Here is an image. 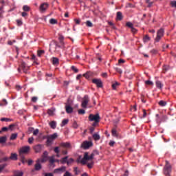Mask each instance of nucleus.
<instances>
[{"instance_id": "obj_1", "label": "nucleus", "mask_w": 176, "mask_h": 176, "mask_svg": "<svg viewBox=\"0 0 176 176\" xmlns=\"http://www.w3.org/2000/svg\"><path fill=\"white\" fill-rule=\"evenodd\" d=\"M94 153H91V155L89 156V153L85 152L84 154V157L82 158V156L79 157V159L76 160L77 163H82V164H86V160H93L94 159Z\"/></svg>"}, {"instance_id": "obj_2", "label": "nucleus", "mask_w": 176, "mask_h": 176, "mask_svg": "<svg viewBox=\"0 0 176 176\" xmlns=\"http://www.w3.org/2000/svg\"><path fill=\"white\" fill-rule=\"evenodd\" d=\"M89 120L90 122H96V123H99L100 120H101V117H100V114L96 113L95 115L90 114L89 116Z\"/></svg>"}, {"instance_id": "obj_3", "label": "nucleus", "mask_w": 176, "mask_h": 176, "mask_svg": "<svg viewBox=\"0 0 176 176\" xmlns=\"http://www.w3.org/2000/svg\"><path fill=\"white\" fill-rule=\"evenodd\" d=\"M164 174L166 176H170V174H171V165L168 161H166V165L164 168Z\"/></svg>"}, {"instance_id": "obj_4", "label": "nucleus", "mask_w": 176, "mask_h": 176, "mask_svg": "<svg viewBox=\"0 0 176 176\" xmlns=\"http://www.w3.org/2000/svg\"><path fill=\"white\" fill-rule=\"evenodd\" d=\"M58 137V135L57 134V133H54L52 135H47L46 137L47 144L48 145H52V143L53 142V141H54V140H56V138H57Z\"/></svg>"}, {"instance_id": "obj_5", "label": "nucleus", "mask_w": 176, "mask_h": 176, "mask_svg": "<svg viewBox=\"0 0 176 176\" xmlns=\"http://www.w3.org/2000/svg\"><path fill=\"white\" fill-rule=\"evenodd\" d=\"M164 35V30L163 29H160L157 32V37L155 38V42H160V39L163 38Z\"/></svg>"}, {"instance_id": "obj_6", "label": "nucleus", "mask_w": 176, "mask_h": 176, "mask_svg": "<svg viewBox=\"0 0 176 176\" xmlns=\"http://www.w3.org/2000/svg\"><path fill=\"white\" fill-rule=\"evenodd\" d=\"M30 149H31V147H30V146H23L19 149V156H21V155H24V153H28V152H30Z\"/></svg>"}, {"instance_id": "obj_7", "label": "nucleus", "mask_w": 176, "mask_h": 176, "mask_svg": "<svg viewBox=\"0 0 176 176\" xmlns=\"http://www.w3.org/2000/svg\"><path fill=\"white\" fill-rule=\"evenodd\" d=\"M89 101H90V99L89 98V96L85 95L82 99L81 107L82 108H87V104H89Z\"/></svg>"}, {"instance_id": "obj_8", "label": "nucleus", "mask_w": 176, "mask_h": 176, "mask_svg": "<svg viewBox=\"0 0 176 176\" xmlns=\"http://www.w3.org/2000/svg\"><path fill=\"white\" fill-rule=\"evenodd\" d=\"M90 146H93V142H89V141H85L81 144V148H83V149H89Z\"/></svg>"}, {"instance_id": "obj_9", "label": "nucleus", "mask_w": 176, "mask_h": 176, "mask_svg": "<svg viewBox=\"0 0 176 176\" xmlns=\"http://www.w3.org/2000/svg\"><path fill=\"white\" fill-rule=\"evenodd\" d=\"M47 8H49V4L47 3H43L41 4L39 10L41 13H45V12H46V10L47 9Z\"/></svg>"}, {"instance_id": "obj_10", "label": "nucleus", "mask_w": 176, "mask_h": 176, "mask_svg": "<svg viewBox=\"0 0 176 176\" xmlns=\"http://www.w3.org/2000/svg\"><path fill=\"white\" fill-rule=\"evenodd\" d=\"M156 122L158 124H160L162 122H166V120H167V116H163L162 118H160V117H159V114H156Z\"/></svg>"}, {"instance_id": "obj_11", "label": "nucleus", "mask_w": 176, "mask_h": 176, "mask_svg": "<svg viewBox=\"0 0 176 176\" xmlns=\"http://www.w3.org/2000/svg\"><path fill=\"white\" fill-rule=\"evenodd\" d=\"M92 82L96 85L97 87H102V81L100 78L93 79Z\"/></svg>"}, {"instance_id": "obj_12", "label": "nucleus", "mask_w": 176, "mask_h": 176, "mask_svg": "<svg viewBox=\"0 0 176 176\" xmlns=\"http://www.w3.org/2000/svg\"><path fill=\"white\" fill-rule=\"evenodd\" d=\"M53 47H55V50H54V52H56L57 51L58 49H60L61 46L58 45L57 43L53 42L50 44V50H53Z\"/></svg>"}, {"instance_id": "obj_13", "label": "nucleus", "mask_w": 176, "mask_h": 176, "mask_svg": "<svg viewBox=\"0 0 176 176\" xmlns=\"http://www.w3.org/2000/svg\"><path fill=\"white\" fill-rule=\"evenodd\" d=\"M43 148H45L43 144H37L34 146V149L36 153H41L42 151V149H43Z\"/></svg>"}, {"instance_id": "obj_14", "label": "nucleus", "mask_w": 176, "mask_h": 176, "mask_svg": "<svg viewBox=\"0 0 176 176\" xmlns=\"http://www.w3.org/2000/svg\"><path fill=\"white\" fill-rule=\"evenodd\" d=\"M35 171H40L42 170V165L41 164V160H37L36 161V164L34 165Z\"/></svg>"}, {"instance_id": "obj_15", "label": "nucleus", "mask_w": 176, "mask_h": 176, "mask_svg": "<svg viewBox=\"0 0 176 176\" xmlns=\"http://www.w3.org/2000/svg\"><path fill=\"white\" fill-rule=\"evenodd\" d=\"M66 168H67L65 166H62L60 168L54 169V173H55L56 174H61L62 173H64V171H65Z\"/></svg>"}, {"instance_id": "obj_16", "label": "nucleus", "mask_w": 176, "mask_h": 176, "mask_svg": "<svg viewBox=\"0 0 176 176\" xmlns=\"http://www.w3.org/2000/svg\"><path fill=\"white\" fill-rule=\"evenodd\" d=\"M55 112H56V109L54 107L48 109V111H47V113H48V115H50V116H53V115H54Z\"/></svg>"}, {"instance_id": "obj_17", "label": "nucleus", "mask_w": 176, "mask_h": 176, "mask_svg": "<svg viewBox=\"0 0 176 176\" xmlns=\"http://www.w3.org/2000/svg\"><path fill=\"white\" fill-rule=\"evenodd\" d=\"M17 153H11V155L10 156V160H14V161H16L17 160Z\"/></svg>"}, {"instance_id": "obj_18", "label": "nucleus", "mask_w": 176, "mask_h": 176, "mask_svg": "<svg viewBox=\"0 0 176 176\" xmlns=\"http://www.w3.org/2000/svg\"><path fill=\"white\" fill-rule=\"evenodd\" d=\"M67 113H72L74 112V109L69 105L65 107Z\"/></svg>"}, {"instance_id": "obj_19", "label": "nucleus", "mask_w": 176, "mask_h": 176, "mask_svg": "<svg viewBox=\"0 0 176 176\" xmlns=\"http://www.w3.org/2000/svg\"><path fill=\"white\" fill-rule=\"evenodd\" d=\"M60 146H63V148H71V143L69 142H61Z\"/></svg>"}, {"instance_id": "obj_20", "label": "nucleus", "mask_w": 176, "mask_h": 176, "mask_svg": "<svg viewBox=\"0 0 176 176\" xmlns=\"http://www.w3.org/2000/svg\"><path fill=\"white\" fill-rule=\"evenodd\" d=\"M50 126L51 127V129H56V127H57V122H56V121H52L49 123Z\"/></svg>"}, {"instance_id": "obj_21", "label": "nucleus", "mask_w": 176, "mask_h": 176, "mask_svg": "<svg viewBox=\"0 0 176 176\" xmlns=\"http://www.w3.org/2000/svg\"><path fill=\"white\" fill-rule=\"evenodd\" d=\"M52 64L53 65H58L59 64V60L58 58L53 57L52 58Z\"/></svg>"}, {"instance_id": "obj_22", "label": "nucleus", "mask_w": 176, "mask_h": 176, "mask_svg": "<svg viewBox=\"0 0 176 176\" xmlns=\"http://www.w3.org/2000/svg\"><path fill=\"white\" fill-rule=\"evenodd\" d=\"M93 138L95 141H99V140H100V138H101V137L100 136V134H98V133H94Z\"/></svg>"}, {"instance_id": "obj_23", "label": "nucleus", "mask_w": 176, "mask_h": 176, "mask_svg": "<svg viewBox=\"0 0 176 176\" xmlns=\"http://www.w3.org/2000/svg\"><path fill=\"white\" fill-rule=\"evenodd\" d=\"M155 85H156V87H157V89H160V90H162V89H163V84H162V82L156 81Z\"/></svg>"}, {"instance_id": "obj_24", "label": "nucleus", "mask_w": 176, "mask_h": 176, "mask_svg": "<svg viewBox=\"0 0 176 176\" xmlns=\"http://www.w3.org/2000/svg\"><path fill=\"white\" fill-rule=\"evenodd\" d=\"M17 135H19V133H12L10 140V141H13L14 140H16V138H17Z\"/></svg>"}, {"instance_id": "obj_25", "label": "nucleus", "mask_w": 176, "mask_h": 176, "mask_svg": "<svg viewBox=\"0 0 176 176\" xmlns=\"http://www.w3.org/2000/svg\"><path fill=\"white\" fill-rule=\"evenodd\" d=\"M54 162H56V160H54V156L50 157V163L52 167L55 166Z\"/></svg>"}, {"instance_id": "obj_26", "label": "nucleus", "mask_w": 176, "mask_h": 176, "mask_svg": "<svg viewBox=\"0 0 176 176\" xmlns=\"http://www.w3.org/2000/svg\"><path fill=\"white\" fill-rule=\"evenodd\" d=\"M68 122H69L68 119L63 120L60 124V127H64V126L68 124Z\"/></svg>"}, {"instance_id": "obj_27", "label": "nucleus", "mask_w": 176, "mask_h": 176, "mask_svg": "<svg viewBox=\"0 0 176 176\" xmlns=\"http://www.w3.org/2000/svg\"><path fill=\"white\" fill-rule=\"evenodd\" d=\"M149 41H151V37H149V36L148 35L144 36V37L143 38V42H144V43H146V42H149Z\"/></svg>"}, {"instance_id": "obj_28", "label": "nucleus", "mask_w": 176, "mask_h": 176, "mask_svg": "<svg viewBox=\"0 0 176 176\" xmlns=\"http://www.w3.org/2000/svg\"><path fill=\"white\" fill-rule=\"evenodd\" d=\"M123 19V16L122 14V12H117V20H122Z\"/></svg>"}, {"instance_id": "obj_29", "label": "nucleus", "mask_w": 176, "mask_h": 176, "mask_svg": "<svg viewBox=\"0 0 176 176\" xmlns=\"http://www.w3.org/2000/svg\"><path fill=\"white\" fill-rule=\"evenodd\" d=\"M6 142V137L2 136L0 137V144H5Z\"/></svg>"}, {"instance_id": "obj_30", "label": "nucleus", "mask_w": 176, "mask_h": 176, "mask_svg": "<svg viewBox=\"0 0 176 176\" xmlns=\"http://www.w3.org/2000/svg\"><path fill=\"white\" fill-rule=\"evenodd\" d=\"M159 105L160 107H166V105H167V102L166 101H164V100H160L159 102Z\"/></svg>"}, {"instance_id": "obj_31", "label": "nucleus", "mask_w": 176, "mask_h": 176, "mask_svg": "<svg viewBox=\"0 0 176 176\" xmlns=\"http://www.w3.org/2000/svg\"><path fill=\"white\" fill-rule=\"evenodd\" d=\"M24 175V173L23 171L18 170L15 173V176H23Z\"/></svg>"}, {"instance_id": "obj_32", "label": "nucleus", "mask_w": 176, "mask_h": 176, "mask_svg": "<svg viewBox=\"0 0 176 176\" xmlns=\"http://www.w3.org/2000/svg\"><path fill=\"white\" fill-rule=\"evenodd\" d=\"M68 161V156L62 158V164H65Z\"/></svg>"}, {"instance_id": "obj_33", "label": "nucleus", "mask_w": 176, "mask_h": 176, "mask_svg": "<svg viewBox=\"0 0 176 176\" xmlns=\"http://www.w3.org/2000/svg\"><path fill=\"white\" fill-rule=\"evenodd\" d=\"M113 137H118V133L116 132V129H113L111 131Z\"/></svg>"}, {"instance_id": "obj_34", "label": "nucleus", "mask_w": 176, "mask_h": 176, "mask_svg": "<svg viewBox=\"0 0 176 176\" xmlns=\"http://www.w3.org/2000/svg\"><path fill=\"white\" fill-rule=\"evenodd\" d=\"M12 120L10 118H1V122H12Z\"/></svg>"}, {"instance_id": "obj_35", "label": "nucleus", "mask_w": 176, "mask_h": 176, "mask_svg": "<svg viewBox=\"0 0 176 176\" xmlns=\"http://www.w3.org/2000/svg\"><path fill=\"white\" fill-rule=\"evenodd\" d=\"M85 24H86L87 27H93V23H91V21H87L85 22Z\"/></svg>"}, {"instance_id": "obj_36", "label": "nucleus", "mask_w": 176, "mask_h": 176, "mask_svg": "<svg viewBox=\"0 0 176 176\" xmlns=\"http://www.w3.org/2000/svg\"><path fill=\"white\" fill-rule=\"evenodd\" d=\"M117 86H119V82H116L114 84L112 85L113 90H116Z\"/></svg>"}, {"instance_id": "obj_37", "label": "nucleus", "mask_w": 176, "mask_h": 176, "mask_svg": "<svg viewBox=\"0 0 176 176\" xmlns=\"http://www.w3.org/2000/svg\"><path fill=\"white\" fill-rule=\"evenodd\" d=\"M54 151L55 152V153H60V147L58 146L54 147Z\"/></svg>"}, {"instance_id": "obj_38", "label": "nucleus", "mask_w": 176, "mask_h": 176, "mask_svg": "<svg viewBox=\"0 0 176 176\" xmlns=\"http://www.w3.org/2000/svg\"><path fill=\"white\" fill-rule=\"evenodd\" d=\"M78 115H85L86 113V111L84 109H80L78 111Z\"/></svg>"}, {"instance_id": "obj_39", "label": "nucleus", "mask_w": 176, "mask_h": 176, "mask_svg": "<svg viewBox=\"0 0 176 176\" xmlns=\"http://www.w3.org/2000/svg\"><path fill=\"white\" fill-rule=\"evenodd\" d=\"M71 68L72 71H74L76 74H78V72H79V70L75 66H72Z\"/></svg>"}, {"instance_id": "obj_40", "label": "nucleus", "mask_w": 176, "mask_h": 176, "mask_svg": "<svg viewBox=\"0 0 176 176\" xmlns=\"http://www.w3.org/2000/svg\"><path fill=\"white\" fill-rule=\"evenodd\" d=\"M50 23L51 24H57V20L54 19H51L50 20Z\"/></svg>"}, {"instance_id": "obj_41", "label": "nucleus", "mask_w": 176, "mask_h": 176, "mask_svg": "<svg viewBox=\"0 0 176 176\" xmlns=\"http://www.w3.org/2000/svg\"><path fill=\"white\" fill-rule=\"evenodd\" d=\"M74 170L76 175H78L79 174V173H80V170H78V167H74Z\"/></svg>"}, {"instance_id": "obj_42", "label": "nucleus", "mask_w": 176, "mask_h": 176, "mask_svg": "<svg viewBox=\"0 0 176 176\" xmlns=\"http://www.w3.org/2000/svg\"><path fill=\"white\" fill-rule=\"evenodd\" d=\"M93 166H94V162H91L87 164L88 168H93Z\"/></svg>"}, {"instance_id": "obj_43", "label": "nucleus", "mask_w": 176, "mask_h": 176, "mask_svg": "<svg viewBox=\"0 0 176 176\" xmlns=\"http://www.w3.org/2000/svg\"><path fill=\"white\" fill-rule=\"evenodd\" d=\"M39 134V129H36L33 131V135H38Z\"/></svg>"}, {"instance_id": "obj_44", "label": "nucleus", "mask_w": 176, "mask_h": 176, "mask_svg": "<svg viewBox=\"0 0 176 176\" xmlns=\"http://www.w3.org/2000/svg\"><path fill=\"white\" fill-rule=\"evenodd\" d=\"M5 167H6V164L0 165V173H2V170L3 168H5Z\"/></svg>"}, {"instance_id": "obj_45", "label": "nucleus", "mask_w": 176, "mask_h": 176, "mask_svg": "<svg viewBox=\"0 0 176 176\" xmlns=\"http://www.w3.org/2000/svg\"><path fill=\"white\" fill-rule=\"evenodd\" d=\"M43 53H45V50H39V51H38V56L41 57L42 56V54H43Z\"/></svg>"}, {"instance_id": "obj_46", "label": "nucleus", "mask_w": 176, "mask_h": 176, "mask_svg": "<svg viewBox=\"0 0 176 176\" xmlns=\"http://www.w3.org/2000/svg\"><path fill=\"white\" fill-rule=\"evenodd\" d=\"M16 126V124H10V125H9V126H8V130H11V131H12V130H13V129H14V127Z\"/></svg>"}, {"instance_id": "obj_47", "label": "nucleus", "mask_w": 176, "mask_h": 176, "mask_svg": "<svg viewBox=\"0 0 176 176\" xmlns=\"http://www.w3.org/2000/svg\"><path fill=\"white\" fill-rule=\"evenodd\" d=\"M72 163H74V160L72 158H70L67 161V166H69V164H71Z\"/></svg>"}, {"instance_id": "obj_48", "label": "nucleus", "mask_w": 176, "mask_h": 176, "mask_svg": "<svg viewBox=\"0 0 176 176\" xmlns=\"http://www.w3.org/2000/svg\"><path fill=\"white\" fill-rule=\"evenodd\" d=\"M33 142H34V137H31L28 138V142L29 144H32Z\"/></svg>"}, {"instance_id": "obj_49", "label": "nucleus", "mask_w": 176, "mask_h": 176, "mask_svg": "<svg viewBox=\"0 0 176 176\" xmlns=\"http://www.w3.org/2000/svg\"><path fill=\"white\" fill-rule=\"evenodd\" d=\"M145 85H153V82L151 81V80H146L145 81Z\"/></svg>"}, {"instance_id": "obj_50", "label": "nucleus", "mask_w": 176, "mask_h": 176, "mask_svg": "<svg viewBox=\"0 0 176 176\" xmlns=\"http://www.w3.org/2000/svg\"><path fill=\"white\" fill-rule=\"evenodd\" d=\"M23 10L24 12H28L30 10V7H28V6H24Z\"/></svg>"}, {"instance_id": "obj_51", "label": "nucleus", "mask_w": 176, "mask_h": 176, "mask_svg": "<svg viewBox=\"0 0 176 176\" xmlns=\"http://www.w3.org/2000/svg\"><path fill=\"white\" fill-rule=\"evenodd\" d=\"M126 25H127V27H129V28H133V23H131V22H127Z\"/></svg>"}, {"instance_id": "obj_52", "label": "nucleus", "mask_w": 176, "mask_h": 176, "mask_svg": "<svg viewBox=\"0 0 176 176\" xmlns=\"http://www.w3.org/2000/svg\"><path fill=\"white\" fill-rule=\"evenodd\" d=\"M28 131L29 134H31V133L34 132V127H29Z\"/></svg>"}, {"instance_id": "obj_53", "label": "nucleus", "mask_w": 176, "mask_h": 176, "mask_svg": "<svg viewBox=\"0 0 176 176\" xmlns=\"http://www.w3.org/2000/svg\"><path fill=\"white\" fill-rule=\"evenodd\" d=\"M16 23L18 25H23V21L20 19L16 20Z\"/></svg>"}, {"instance_id": "obj_54", "label": "nucleus", "mask_w": 176, "mask_h": 176, "mask_svg": "<svg viewBox=\"0 0 176 176\" xmlns=\"http://www.w3.org/2000/svg\"><path fill=\"white\" fill-rule=\"evenodd\" d=\"M84 76H85L87 79H89L90 78V72L86 73L85 74H84Z\"/></svg>"}, {"instance_id": "obj_55", "label": "nucleus", "mask_w": 176, "mask_h": 176, "mask_svg": "<svg viewBox=\"0 0 176 176\" xmlns=\"http://www.w3.org/2000/svg\"><path fill=\"white\" fill-rule=\"evenodd\" d=\"M116 70L117 72H118V74H122L123 71L122 70V69L120 68H116Z\"/></svg>"}, {"instance_id": "obj_56", "label": "nucleus", "mask_w": 176, "mask_h": 176, "mask_svg": "<svg viewBox=\"0 0 176 176\" xmlns=\"http://www.w3.org/2000/svg\"><path fill=\"white\" fill-rule=\"evenodd\" d=\"M172 8H176V1H173L171 2Z\"/></svg>"}, {"instance_id": "obj_57", "label": "nucleus", "mask_w": 176, "mask_h": 176, "mask_svg": "<svg viewBox=\"0 0 176 176\" xmlns=\"http://www.w3.org/2000/svg\"><path fill=\"white\" fill-rule=\"evenodd\" d=\"M63 176H72V174L68 171H66Z\"/></svg>"}, {"instance_id": "obj_58", "label": "nucleus", "mask_w": 176, "mask_h": 176, "mask_svg": "<svg viewBox=\"0 0 176 176\" xmlns=\"http://www.w3.org/2000/svg\"><path fill=\"white\" fill-rule=\"evenodd\" d=\"M151 53H152V54H156L157 53V50L153 49L151 50Z\"/></svg>"}, {"instance_id": "obj_59", "label": "nucleus", "mask_w": 176, "mask_h": 176, "mask_svg": "<svg viewBox=\"0 0 176 176\" xmlns=\"http://www.w3.org/2000/svg\"><path fill=\"white\" fill-rule=\"evenodd\" d=\"M102 78H108V74L107 72L102 74Z\"/></svg>"}, {"instance_id": "obj_60", "label": "nucleus", "mask_w": 176, "mask_h": 176, "mask_svg": "<svg viewBox=\"0 0 176 176\" xmlns=\"http://www.w3.org/2000/svg\"><path fill=\"white\" fill-rule=\"evenodd\" d=\"M44 157L46 159L47 157V155H49V153H47V151L43 152Z\"/></svg>"}, {"instance_id": "obj_61", "label": "nucleus", "mask_w": 176, "mask_h": 176, "mask_svg": "<svg viewBox=\"0 0 176 176\" xmlns=\"http://www.w3.org/2000/svg\"><path fill=\"white\" fill-rule=\"evenodd\" d=\"M34 163V161L32 160H29L28 162V166H31Z\"/></svg>"}, {"instance_id": "obj_62", "label": "nucleus", "mask_w": 176, "mask_h": 176, "mask_svg": "<svg viewBox=\"0 0 176 176\" xmlns=\"http://www.w3.org/2000/svg\"><path fill=\"white\" fill-rule=\"evenodd\" d=\"M21 67L22 69H25V68L26 67L25 63H24V62L22 63Z\"/></svg>"}, {"instance_id": "obj_63", "label": "nucleus", "mask_w": 176, "mask_h": 176, "mask_svg": "<svg viewBox=\"0 0 176 176\" xmlns=\"http://www.w3.org/2000/svg\"><path fill=\"white\" fill-rule=\"evenodd\" d=\"M114 125L116 126L118 123H119V119H116L113 120Z\"/></svg>"}, {"instance_id": "obj_64", "label": "nucleus", "mask_w": 176, "mask_h": 176, "mask_svg": "<svg viewBox=\"0 0 176 176\" xmlns=\"http://www.w3.org/2000/svg\"><path fill=\"white\" fill-rule=\"evenodd\" d=\"M44 176H54V175H53V173H45Z\"/></svg>"}]
</instances>
